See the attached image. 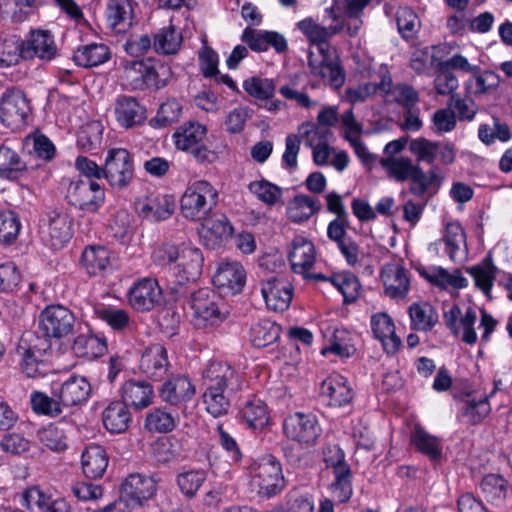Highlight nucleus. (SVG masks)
I'll return each mask as SVG.
<instances>
[{
    "label": "nucleus",
    "instance_id": "obj_1",
    "mask_svg": "<svg viewBox=\"0 0 512 512\" xmlns=\"http://www.w3.org/2000/svg\"><path fill=\"white\" fill-rule=\"evenodd\" d=\"M332 18L334 24L328 26H322L312 19H304L298 23V28L312 43H315L308 53L311 74L322 78L331 87L337 89L344 84L345 74L339 65L336 52L325 42L343 29L344 22L335 15Z\"/></svg>",
    "mask_w": 512,
    "mask_h": 512
},
{
    "label": "nucleus",
    "instance_id": "obj_2",
    "mask_svg": "<svg viewBox=\"0 0 512 512\" xmlns=\"http://www.w3.org/2000/svg\"><path fill=\"white\" fill-rule=\"evenodd\" d=\"M153 259L161 266L174 265V273L179 283L198 279L204 261L200 249L186 243L163 244L154 251Z\"/></svg>",
    "mask_w": 512,
    "mask_h": 512
},
{
    "label": "nucleus",
    "instance_id": "obj_3",
    "mask_svg": "<svg viewBox=\"0 0 512 512\" xmlns=\"http://www.w3.org/2000/svg\"><path fill=\"white\" fill-rule=\"evenodd\" d=\"M410 66L418 74H435L437 93L448 94V47L445 44L415 50Z\"/></svg>",
    "mask_w": 512,
    "mask_h": 512
},
{
    "label": "nucleus",
    "instance_id": "obj_4",
    "mask_svg": "<svg viewBox=\"0 0 512 512\" xmlns=\"http://www.w3.org/2000/svg\"><path fill=\"white\" fill-rule=\"evenodd\" d=\"M188 304L193 312L195 324L199 327L218 326L229 315L224 300L209 288H201L191 293Z\"/></svg>",
    "mask_w": 512,
    "mask_h": 512
},
{
    "label": "nucleus",
    "instance_id": "obj_5",
    "mask_svg": "<svg viewBox=\"0 0 512 512\" xmlns=\"http://www.w3.org/2000/svg\"><path fill=\"white\" fill-rule=\"evenodd\" d=\"M217 190L205 180L189 184L180 199L181 214L192 221L206 219L217 204Z\"/></svg>",
    "mask_w": 512,
    "mask_h": 512
},
{
    "label": "nucleus",
    "instance_id": "obj_6",
    "mask_svg": "<svg viewBox=\"0 0 512 512\" xmlns=\"http://www.w3.org/2000/svg\"><path fill=\"white\" fill-rule=\"evenodd\" d=\"M207 136L205 125L188 121L180 125L172 134V140L178 150L191 154L197 161L211 162L214 158L212 153L204 144Z\"/></svg>",
    "mask_w": 512,
    "mask_h": 512
},
{
    "label": "nucleus",
    "instance_id": "obj_7",
    "mask_svg": "<svg viewBox=\"0 0 512 512\" xmlns=\"http://www.w3.org/2000/svg\"><path fill=\"white\" fill-rule=\"evenodd\" d=\"M250 473L252 484L263 496H274L284 488L281 464L272 455H266L254 461Z\"/></svg>",
    "mask_w": 512,
    "mask_h": 512
},
{
    "label": "nucleus",
    "instance_id": "obj_8",
    "mask_svg": "<svg viewBox=\"0 0 512 512\" xmlns=\"http://www.w3.org/2000/svg\"><path fill=\"white\" fill-rule=\"evenodd\" d=\"M32 111L30 101L20 89H7L0 97V119L8 128L20 129Z\"/></svg>",
    "mask_w": 512,
    "mask_h": 512
},
{
    "label": "nucleus",
    "instance_id": "obj_9",
    "mask_svg": "<svg viewBox=\"0 0 512 512\" xmlns=\"http://www.w3.org/2000/svg\"><path fill=\"white\" fill-rule=\"evenodd\" d=\"M75 325L74 314L62 305L47 306L39 315V330L47 338H65L74 332Z\"/></svg>",
    "mask_w": 512,
    "mask_h": 512
},
{
    "label": "nucleus",
    "instance_id": "obj_10",
    "mask_svg": "<svg viewBox=\"0 0 512 512\" xmlns=\"http://www.w3.org/2000/svg\"><path fill=\"white\" fill-rule=\"evenodd\" d=\"M103 177L117 189H124L130 185L134 178V165L131 154L124 148L108 150Z\"/></svg>",
    "mask_w": 512,
    "mask_h": 512
},
{
    "label": "nucleus",
    "instance_id": "obj_11",
    "mask_svg": "<svg viewBox=\"0 0 512 512\" xmlns=\"http://www.w3.org/2000/svg\"><path fill=\"white\" fill-rule=\"evenodd\" d=\"M125 75L136 89L160 88L166 85L170 68L163 64L156 66L144 61L133 60L125 64Z\"/></svg>",
    "mask_w": 512,
    "mask_h": 512
},
{
    "label": "nucleus",
    "instance_id": "obj_12",
    "mask_svg": "<svg viewBox=\"0 0 512 512\" xmlns=\"http://www.w3.org/2000/svg\"><path fill=\"white\" fill-rule=\"evenodd\" d=\"M104 198V189L93 179L71 181L66 193V199L71 205L87 212H96Z\"/></svg>",
    "mask_w": 512,
    "mask_h": 512
},
{
    "label": "nucleus",
    "instance_id": "obj_13",
    "mask_svg": "<svg viewBox=\"0 0 512 512\" xmlns=\"http://www.w3.org/2000/svg\"><path fill=\"white\" fill-rule=\"evenodd\" d=\"M39 229L42 239L58 249L72 237V220L67 213L52 210L40 219Z\"/></svg>",
    "mask_w": 512,
    "mask_h": 512
},
{
    "label": "nucleus",
    "instance_id": "obj_14",
    "mask_svg": "<svg viewBox=\"0 0 512 512\" xmlns=\"http://www.w3.org/2000/svg\"><path fill=\"white\" fill-rule=\"evenodd\" d=\"M459 417L465 423L477 424L481 422L490 412L488 395L480 388L466 384L460 395Z\"/></svg>",
    "mask_w": 512,
    "mask_h": 512
},
{
    "label": "nucleus",
    "instance_id": "obj_15",
    "mask_svg": "<svg viewBox=\"0 0 512 512\" xmlns=\"http://www.w3.org/2000/svg\"><path fill=\"white\" fill-rule=\"evenodd\" d=\"M22 58H37L43 62H50L58 55V46L53 34L49 30L34 29L21 42Z\"/></svg>",
    "mask_w": 512,
    "mask_h": 512
},
{
    "label": "nucleus",
    "instance_id": "obj_16",
    "mask_svg": "<svg viewBox=\"0 0 512 512\" xmlns=\"http://www.w3.org/2000/svg\"><path fill=\"white\" fill-rule=\"evenodd\" d=\"M156 491V482L152 477L133 473L130 474L121 486L120 498L131 511L141 507Z\"/></svg>",
    "mask_w": 512,
    "mask_h": 512
},
{
    "label": "nucleus",
    "instance_id": "obj_17",
    "mask_svg": "<svg viewBox=\"0 0 512 512\" xmlns=\"http://www.w3.org/2000/svg\"><path fill=\"white\" fill-rule=\"evenodd\" d=\"M380 280L384 294L393 300L405 299L410 290V277L402 263L392 261L385 263L380 270Z\"/></svg>",
    "mask_w": 512,
    "mask_h": 512
},
{
    "label": "nucleus",
    "instance_id": "obj_18",
    "mask_svg": "<svg viewBox=\"0 0 512 512\" xmlns=\"http://www.w3.org/2000/svg\"><path fill=\"white\" fill-rule=\"evenodd\" d=\"M379 163L388 172V174L397 181L402 182L407 179H411L412 182L419 183L420 190L416 191L412 188V193L421 195L426 190L427 177L425 173L419 166L413 165L409 158L383 157L380 159Z\"/></svg>",
    "mask_w": 512,
    "mask_h": 512
},
{
    "label": "nucleus",
    "instance_id": "obj_19",
    "mask_svg": "<svg viewBox=\"0 0 512 512\" xmlns=\"http://www.w3.org/2000/svg\"><path fill=\"white\" fill-rule=\"evenodd\" d=\"M286 436L299 443H313L320 435V427L316 417L312 414L294 413L289 415L283 423Z\"/></svg>",
    "mask_w": 512,
    "mask_h": 512
},
{
    "label": "nucleus",
    "instance_id": "obj_20",
    "mask_svg": "<svg viewBox=\"0 0 512 512\" xmlns=\"http://www.w3.org/2000/svg\"><path fill=\"white\" fill-rule=\"evenodd\" d=\"M203 384L210 390L236 392L241 388V379L236 371L225 362H211L203 372Z\"/></svg>",
    "mask_w": 512,
    "mask_h": 512
},
{
    "label": "nucleus",
    "instance_id": "obj_21",
    "mask_svg": "<svg viewBox=\"0 0 512 512\" xmlns=\"http://www.w3.org/2000/svg\"><path fill=\"white\" fill-rule=\"evenodd\" d=\"M261 294L268 309L282 312L290 306L293 286L283 277H271L262 282Z\"/></svg>",
    "mask_w": 512,
    "mask_h": 512
},
{
    "label": "nucleus",
    "instance_id": "obj_22",
    "mask_svg": "<svg viewBox=\"0 0 512 512\" xmlns=\"http://www.w3.org/2000/svg\"><path fill=\"white\" fill-rule=\"evenodd\" d=\"M477 315L475 310L467 306L463 310L459 306L450 309V333L466 345H474L477 342L475 330Z\"/></svg>",
    "mask_w": 512,
    "mask_h": 512
},
{
    "label": "nucleus",
    "instance_id": "obj_23",
    "mask_svg": "<svg viewBox=\"0 0 512 512\" xmlns=\"http://www.w3.org/2000/svg\"><path fill=\"white\" fill-rule=\"evenodd\" d=\"M213 284L226 294H237L245 285V271L236 261H223L219 264L214 276Z\"/></svg>",
    "mask_w": 512,
    "mask_h": 512
},
{
    "label": "nucleus",
    "instance_id": "obj_24",
    "mask_svg": "<svg viewBox=\"0 0 512 512\" xmlns=\"http://www.w3.org/2000/svg\"><path fill=\"white\" fill-rule=\"evenodd\" d=\"M161 295L157 280L144 278L129 289L128 301L135 310L150 311L160 302Z\"/></svg>",
    "mask_w": 512,
    "mask_h": 512
},
{
    "label": "nucleus",
    "instance_id": "obj_25",
    "mask_svg": "<svg viewBox=\"0 0 512 512\" xmlns=\"http://www.w3.org/2000/svg\"><path fill=\"white\" fill-rule=\"evenodd\" d=\"M138 214L149 221H161L169 218L175 209L173 196L154 193L136 203Z\"/></svg>",
    "mask_w": 512,
    "mask_h": 512
},
{
    "label": "nucleus",
    "instance_id": "obj_26",
    "mask_svg": "<svg viewBox=\"0 0 512 512\" xmlns=\"http://www.w3.org/2000/svg\"><path fill=\"white\" fill-rule=\"evenodd\" d=\"M69 503L63 498H53L39 486H31L22 493V505L29 512H66Z\"/></svg>",
    "mask_w": 512,
    "mask_h": 512
},
{
    "label": "nucleus",
    "instance_id": "obj_27",
    "mask_svg": "<svg viewBox=\"0 0 512 512\" xmlns=\"http://www.w3.org/2000/svg\"><path fill=\"white\" fill-rule=\"evenodd\" d=\"M169 367L167 350L161 344L150 345L141 356L140 370L154 381L162 380L167 375Z\"/></svg>",
    "mask_w": 512,
    "mask_h": 512
},
{
    "label": "nucleus",
    "instance_id": "obj_28",
    "mask_svg": "<svg viewBox=\"0 0 512 512\" xmlns=\"http://www.w3.org/2000/svg\"><path fill=\"white\" fill-rule=\"evenodd\" d=\"M90 392L91 386L85 377L72 375L59 388L54 389V396L64 407H73L85 402Z\"/></svg>",
    "mask_w": 512,
    "mask_h": 512
},
{
    "label": "nucleus",
    "instance_id": "obj_29",
    "mask_svg": "<svg viewBox=\"0 0 512 512\" xmlns=\"http://www.w3.org/2000/svg\"><path fill=\"white\" fill-rule=\"evenodd\" d=\"M321 394L328 399V404L333 407H345L352 402L354 397L348 380L336 373L322 382Z\"/></svg>",
    "mask_w": 512,
    "mask_h": 512
},
{
    "label": "nucleus",
    "instance_id": "obj_30",
    "mask_svg": "<svg viewBox=\"0 0 512 512\" xmlns=\"http://www.w3.org/2000/svg\"><path fill=\"white\" fill-rule=\"evenodd\" d=\"M114 115L119 126L125 129L139 126L146 120L145 108L130 96H121L116 100Z\"/></svg>",
    "mask_w": 512,
    "mask_h": 512
},
{
    "label": "nucleus",
    "instance_id": "obj_31",
    "mask_svg": "<svg viewBox=\"0 0 512 512\" xmlns=\"http://www.w3.org/2000/svg\"><path fill=\"white\" fill-rule=\"evenodd\" d=\"M288 256L292 270L298 274H305L315 263V247L308 239L296 236L291 243Z\"/></svg>",
    "mask_w": 512,
    "mask_h": 512
},
{
    "label": "nucleus",
    "instance_id": "obj_32",
    "mask_svg": "<svg viewBox=\"0 0 512 512\" xmlns=\"http://www.w3.org/2000/svg\"><path fill=\"white\" fill-rule=\"evenodd\" d=\"M194 393V386L187 377L182 375L169 378L159 389L161 399L171 405H179L189 401Z\"/></svg>",
    "mask_w": 512,
    "mask_h": 512
},
{
    "label": "nucleus",
    "instance_id": "obj_33",
    "mask_svg": "<svg viewBox=\"0 0 512 512\" xmlns=\"http://www.w3.org/2000/svg\"><path fill=\"white\" fill-rule=\"evenodd\" d=\"M371 329L374 336L382 342L387 353H395L398 350L401 340L396 335L394 322L387 313L373 315Z\"/></svg>",
    "mask_w": 512,
    "mask_h": 512
},
{
    "label": "nucleus",
    "instance_id": "obj_34",
    "mask_svg": "<svg viewBox=\"0 0 512 512\" xmlns=\"http://www.w3.org/2000/svg\"><path fill=\"white\" fill-rule=\"evenodd\" d=\"M122 403L136 410L148 407L153 400V387L146 381L129 380L122 386Z\"/></svg>",
    "mask_w": 512,
    "mask_h": 512
},
{
    "label": "nucleus",
    "instance_id": "obj_35",
    "mask_svg": "<svg viewBox=\"0 0 512 512\" xmlns=\"http://www.w3.org/2000/svg\"><path fill=\"white\" fill-rule=\"evenodd\" d=\"M109 458L102 446L89 445L83 451L81 464L83 473L88 478H101L108 466Z\"/></svg>",
    "mask_w": 512,
    "mask_h": 512
},
{
    "label": "nucleus",
    "instance_id": "obj_36",
    "mask_svg": "<svg viewBox=\"0 0 512 512\" xmlns=\"http://www.w3.org/2000/svg\"><path fill=\"white\" fill-rule=\"evenodd\" d=\"M131 420L132 417L128 407L121 401L111 402L102 414L103 424L111 433L119 434L125 432Z\"/></svg>",
    "mask_w": 512,
    "mask_h": 512
},
{
    "label": "nucleus",
    "instance_id": "obj_37",
    "mask_svg": "<svg viewBox=\"0 0 512 512\" xmlns=\"http://www.w3.org/2000/svg\"><path fill=\"white\" fill-rule=\"evenodd\" d=\"M111 53L105 44L91 43L78 48L73 55V60L81 67H94L101 65L110 59Z\"/></svg>",
    "mask_w": 512,
    "mask_h": 512
},
{
    "label": "nucleus",
    "instance_id": "obj_38",
    "mask_svg": "<svg viewBox=\"0 0 512 512\" xmlns=\"http://www.w3.org/2000/svg\"><path fill=\"white\" fill-rule=\"evenodd\" d=\"M321 204L318 199L307 195H296L287 206V215L295 223L308 220L320 210Z\"/></svg>",
    "mask_w": 512,
    "mask_h": 512
},
{
    "label": "nucleus",
    "instance_id": "obj_39",
    "mask_svg": "<svg viewBox=\"0 0 512 512\" xmlns=\"http://www.w3.org/2000/svg\"><path fill=\"white\" fill-rule=\"evenodd\" d=\"M408 312L411 320V328L414 330L427 332L438 322V313L427 302L411 304Z\"/></svg>",
    "mask_w": 512,
    "mask_h": 512
},
{
    "label": "nucleus",
    "instance_id": "obj_40",
    "mask_svg": "<svg viewBox=\"0 0 512 512\" xmlns=\"http://www.w3.org/2000/svg\"><path fill=\"white\" fill-rule=\"evenodd\" d=\"M106 16L111 27L117 32L125 31L131 25L132 6L129 0H109Z\"/></svg>",
    "mask_w": 512,
    "mask_h": 512
},
{
    "label": "nucleus",
    "instance_id": "obj_41",
    "mask_svg": "<svg viewBox=\"0 0 512 512\" xmlns=\"http://www.w3.org/2000/svg\"><path fill=\"white\" fill-rule=\"evenodd\" d=\"M74 352L87 359H94L102 356L107 350L106 340L103 337L92 334H81L73 343Z\"/></svg>",
    "mask_w": 512,
    "mask_h": 512
},
{
    "label": "nucleus",
    "instance_id": "obj_42",
    "mask_svg": "<svg viewBox=\"0 0 512 512\" xmlns=\"http://www.w3.org/2000/svg\"><path fill=\"white\" fill-rule=\"evenodd\" d=\"M41 0H0V12L13 22H23L40 6Z\"/></svg>",
    "mask_w": 512,
    "mask_h": 512
},
{
    "label": "nucleus",
    "instance_id": "obj_43",
    "mask_svg": "<svg viewBox=\"0 0 512 512\" xmlns=\"http://www.w3.org/2000/svg\"><path fill=\"white\" fill-rule=\"evenodd\" d=\"M411 442L432 461H437L442 457L441 441L420 426L415 427L411 435Z\"/></svg>",
    "mask_w": 512,
    "mask_h": 512
},
{
    "label": "nucleus",
    "instance_id": "obj_44",
    "mask_svg": "<svg viewBox=\"0 0 512 512\" xmlns=\"http://www.w3.org/2000/svg\"><path fill=\"white\" fill-rule=\"evenodd\" d=\"M182 43V35L173 26L159 30L153 38V49L161 55H172L178 52Z\"/></svg>",
    "mask_w": 512,
    "mask_h": 512
},
{
    "label": "nucleus",
    "instance_id": "obj_45",
    "mask_svg": "<svg viewBox=\"0 0 512 512\" xmlns=\"http://www.w3.org/2000/svg\"><path fill=\"white\" fill-rule=\"evenodd\" d=\"M23 149L28 154L45 161L53 159L56 151L54 144L49 138L37 132L29 134L24 138Z\"/></svg>",
    "mask_w": 512,
    "mask_h": 512
},
{
    "label": "nucleus",
    "instance_id": "obj_46",
    "mask_svg": "<svg viewBox=\"0 0 512 512\" xmlns=\"http://www.w3.org/2000/svg\"><path fill=\"white\" fill-rule=\"evenodd\" d=\"M333 474L335 479L329 485L331 495L339 503L347 502L353 493L351 469L349 466H339Z\"/></svg>",
    "mask_w": 512,
    "mask_h": 512
},
{
    "label": "nucleus",
    "instance_id": "obj_47",
    "mask_svg": "<svg viewBox=\"0 0 512 512\" xmlns=\"http://www.w3.org/2000/svg\"><path fill=\"white\" fill-rule=\"evenodd\" d=\"M82 265L90 275L104 271L110 262V253L103 246H91L82 253Z\"/></svg>",
    "mask_w": 512,
    "mask_h": 512
},
{
    "label": "nucleus",
    "instance_id": "obj_48",
    "mask_svg": "<svg viewBox=\"0 0 512 512\" xmlns=\"http://www.w3.org/2000/svg\"><path fill=\"white\" fill-rule=\"evenodd\" d=\"M280 326L264 319L254 324L250 330L251 343L258 348L274 343L280 336Z\"/></svg>",
    "mask_w": 512,
    "mask_h": 512
},
{
    "label": "nucleus",
    "instance_id": "obj_49",
    "mask_svg": "<svg viewBox=\"0 0 512 512\" xmlns=\"http://www.w3.org/2000/svg\"><path fill=\"white\" fill-rule=\"evenodd\" d=\"M177 425V417L164 408H154L145 417L144 427L155 433L171 432Z\"/></svg>",
    "mask_w": 512,
    "mask_h": 512
},
{
    "label": "nucleus",
    "instance_id": "obj_50",
    "mask_svg": "<svg viewBox=\"0 0 512 512\" xmlns=\"http://www.w3.org/2000/svg\"><path fill=\"white\" fill-rule=\"evenodd\" d=\"M94 314L115 331H125L132 323L128 312L120 308L97 305L94 307Z\"/></svg>",
    "mask_w": 512,
    "mask_h": 512
},
{
    "label": "nucleus",
    "instance_id": "obj_51",
    "mask_svg": "<svg viewBox=\"0 0 512 512\" xmlns=\"http://www.w3.org/2000/svg\"><path fill=\"white\" fill-rule=\"evenodd\" d=\"M481 489L488 501L499 504L510 492L507 481L500 475H486L481 482Z\"/></svg>",
    "mask_w": 512,
    "mask_h": 512
},
{
    "label": "nucleus",
    "instance_id": "obj_52",
    "mask_svg": "<svg viewBox=\"0 0 512 512\" xmlns=\"http://www.w3.org/2000/svg\"><path fill=\"white\" fill-rule=\"evenodd\" d=\"M497 268L492 264L490 259H485L479 265L469 270L473 277L475 285L485 296L490 297L492 287L496 278Z\"/></svg>",
    "mask_w": 512,
    "mask_h": 512
},
{
    "label": "nucleus",
    "instance_id": "obj_53",
    "mask_svg": "<svg viewBox=\"0 0 512 512\" xmlns=\"http://www.w3.org/2000/svg\"><path fill=\"white\" fill-rule=\"evenodd\" d=\"M63 422L49 425L38 432L40 442L54 452H63L67 449V436L63 429Z\"/></svg>",
    "mask_w": 512,
    "mask_h": 512
},
{
    "label": "nucleus",
    "instance_id": "obj_54",
    "mask_svg": "<svg viewBox=\"0 0 512 512\" xmlns=\"http://www.w3.org/2000/svg\"><path fill=\"white\" fill-rule=\"evenodd\" d=\"M242 418L249 427L263 428L268 423V412L265 403L260 399H252L245 403L241 410Z\"/></svg>",
    "mask_w": 512,
    "mask_h": 512
},
{
    "label": "nucleus",
    "instance_id": "obj_55",
    "mask_svg": "<svg viewBox=\"0 0 512 512\" xmlns=\"http://www.w3.org/2000/svg\"><path fill=\"white\" fill-rule=\"evenodd\" d=\"M470 0H450V33L464 34L469 24Z\"/></svg>",
    "mask_w": 512,
    "mask_h": 512
},
{
    "label": "nucleus",
    "instance_id": "obj_56",
    "mask_svg": "<svg viewBox=\"0 0 512 512\" xmlns=\"http://www.w3.org/2000/svg\"><path fill=\"white\" fill-rule=\"evenodd\" d=\"M232 393L228 390H210L205 388L203 395V401L206 406V410L213 417H219L228 412L229 394Z\"/></svg>",
    "mask_w": 512,
    "mask_h": 512
},
{
    "label": "nucleus",
    "instance_id": "obj_57",
    "mask_svg": "<svg viewBox=\"0 0 512 512\" xmlns=\"http://www.w3.org/2000/svg\"><path fill=\"white\" fill-rule=\"evenodd\" d=\"M396 22L398 31L404 39H413L420 30L417 14L408 7H400L397 10Z\"/></svg>",
    "mask_w": 512,
    "mask_h": 512
},
{
    "label": "nucleus",
    "instance_id": "obj_58",
    "mask_svg": "<svg viewBox=\"0 0 512 512\" xmlns=\"http://www.w3.org/2000/svg\"><path fill=\"white\" fill-rule=\"evenodd\" d=\"M25 168V162L14 149L0 145V177L10 178L13 173L23 171Z\"/></svg>",
    "mask_w": 512,
    "mask_h": 512
},
{
    "label": "nucleus",
    "instance_id": "obj_59",
    "mask_svg": "<svg viewBox=\"0 0 512 512\" xmlns=\"http://www.w3.org/2000/svg\"><path fill=\"white\" fill-rule=\"evenodd\" d=\"M31 404L35 412L51 417L60 415L64 407L61 401L54 395L50 397L38 391L31 394Z\"/></svg>",
    "mask_w": 512,
    "mask_h": 512
},
{
    "label": "nucleus",
    "instance_id": "obj_60",
    "mask_svg": "<svg viewBox=\"0 0 512 512\" xmlns=\"http://www.w3.org/2000/svg\"><path fill=\"white\" fill-rule=\"evenodd\" d=\"M466 235L459 223H450V260L463 262L467 259Z\"/></svg>",
    "mask_w": 512,
    "mask_h": 512
},
{
    "label": "nucleus",
    "instance_id": "obj_61",
    "mask_svg": "<svg viewBox=\"0 0 512 512\" xmlns=\"http://www.w3.org/2000/svg\"><path fill=\"white\" fill-rule=\"evenodd\" d=\"M477 111L478 107L471 98H453L450 103V130L455 125L454 118L461 121H471L474 119Z\"/></svg>",
    "mask_w": 512,
    "mask_h": 512
},
{
    "label": "nucleus",
    "instance_id": "obj_62",
    "mask_svg": "<svg viewBox=\"0 0 512 512\" xmlns=\"http://www.w3.org/2000/svg\"><path fill=\"white\" fill-rule=\"evenodd\" d=\"M410 151L417 157L418 161L432 164L441 153V146L437 142L425 138H417L410 142Z\"/></svg>",
    "mask_w": 512,
    "mask_h": 512
},
{
    "label": "nucleus",
    "instance_id": "obj_63",
    "mask_svg": "<svg viewBox=\"0 0 512 512\" xmlns=\"http://www.w3.org/2000/svg\"><path fill=\"white\" fill-rule=\"evenodd\" d=\"M102 142V127L99 123L93 122L83 126L77 135V145L84 151H92L100 146Z\"/></svg>",
    "mask_w": 512,
    "mask_h": 512
},
{
    "label": "nucleus",
    "instance_id": "obj_64",
    "mask_svg": "<svg viewBox=\"0 0 512 512\" xmlns=\"http://www.w3.org/2000/svg\"><path fill=\"white\" fill-rule=\"evenodd\" d=\"M331 282L342 293L345 302H352L358 297L361 285L354 274L342 273L335 275Z\"/></svg>",
    "mask_w": 512,
    "mask_h": 512
}]
</instances>
